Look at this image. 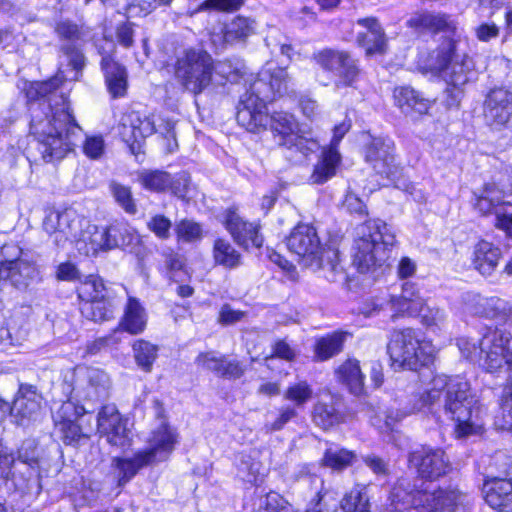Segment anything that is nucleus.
<instances>
[{
    "label": "nucleus",
    "mask_w": 512,
    "mask_h": 512,
    "mask_svg": "<svg viewBox=\"0 0 512 512\" xmlns=\"http://www.w3.org/2000/svg\"><path fill=\"white\" fill-rule=\"evenodd\" d=\"M288 81V74L284 68L272 67V64L268 63L241 98L236 120L240 126L253 133L264 130L270 123L271 129L281 136L280 144L291 153H298L305 158L319 149L318 141L299 134L292 115L277 112L269 116L267 113V102L283 96L288 90Z\"/></svg>",
    "instance_id": "f257e3e1"
},
{
    "label": "nucleus",
    "mask_w": 512,
    "mask_h": 512,
    "mask_svg": "<svg viewBox=\"0 0 512 512\" xmlns=\"http://www.w3.org/2000/svg\"><path fill=\"white\" fill-rule=\"evenodd\" d=\"M412 401L413 405L409 409H387L384 425L380 429L393 432L399 422L416 412L431 415L439 422L453 421L458 437L474 434L480 427L477 421V399L468 381L460 376H435L431 388L415 395Z\"/></svg>",
    "instance_id": "f03ea898"
},
{
    "label": "nucleus",
    "mask_w": 512,
    "mask_h": 512,
    "mask_svg": "<svg viewBox=\"0 0 512 512\" xmlns=\"http://www.w3.org/2000/svg\"><path fill=\"white\" fill-rule=\"evenodd\" d=\"M59 79L31 84L27 97L31 100L30 132L38 142L45 162L60 160L82 138V128L70 112L63 94L57 96Z\"/></svg>",
    "instance_id": "7ed1b4c3"
},
{
    "label": "nucleus",
    "mask_w": 512,
    "mask_h": 512,
    "mask_svg": "<svg viewBox=\"0 0 512 512\" xmlns=\"http://www.w3.org/2000/svg\"><path fill=\"white\" fill-rule=\"evenodd\" d=\"M461 354L477 362L486 372L505 371L506 384L500 402L503 427H512V334L500 328H487L480 339L461 337L457 340Z\"/></svg>",
    "instance_id": "20e7f679"
},
{
    "label": "nucleus",
    "mask_w": 512,
    "mask_h": 512,
    "mask_svg": "<svg viewBox=\"0 0 512 512\" xmlns=\"http://www.w3.org/2000/svg\"><path fill=\"white\" fill-rule=\"evenodd\" d=\"M391 512H465L471 497L457 489H429L400 477L389 495Z\"/></svg>",
    "instance_id": "39448f33"
},
{
    "label": "nucleus",
    "mask_w": 512,
    "mask_h": 512,
    "mask_svg": "<svg viewBox=\"0 0 512 512\" xmlns=\"http://www.w3.org/2000/svg\"><path fill=\"white\" fill-rule=\"evenodd\" d=\"M286 245L303 266L313 271H323L328 281L335 282L343 275L338 249L332 246L324 247L312 225H297L287 237Z\"/></svg>",
    "instance_id": "423d86ee"
},
{
    "label": "nucleus",
    "mask_w": 512,
    "mask_h": 512,
    "mask_svg": "<svg viewBox=\"0 0 512 512\" xmlns=\"http://www.w3.org/2000/svg\"><path fill=\"white\" fill-rule=\"evenodd\" d=\"M395 234L381 219H369L356 229L353 263L361 273L382 267L395 245Z\"/></svg>",
    "instance_id": "0eeeda50"
},
{
    "label": "nucleus",
    "mask_w": 512,
    "mask_h": 512,
    "mask_svg": "<svg viewBox=\"0 0 512 512\" xmlns=\"http://www.w3.org/2000/svg\"><path fill=\"white\" fill-rule=\"evenodd\" d=\"M177 439L176 431L162 423L152 432L148 448L137 451L132 457L113 458L112 468L118 486H124L142 468L167 460L175 448Z\"/></svg>",
    "instance_id": "6e6552de"
},
{
    "label": "nucleus",
    "mask_w": 512,
    "mask_h": 512,
    "mask_svg": "<svg viewBox=\"0 0 512 512\" xmlns=\"http://www.w3.org/2000/svg\"><path fill=\"white\" fill-rule=\"evenodd\" d=\"M391 366L394 370L417 371L432 359L433 349L429 342L419 339L411 328L395 331L387 346Z\"/></svg>",
    "instance_id": "1a4fd4ad"
},
{
    "label": "nucleus",
    "mask_w": 512,
    "mask_h": 512,
    "mask_svg": "<svg viewBox=\"0 0 512 512\" xmlns=\"http://www.w3.org/2000/svg\"><path fill=\"white\" fill-rule=\"evenodd\" d=\"M214 70L213 59L201 49H185L176 57L174 75L188 92L199 95L211 83Z\"/></svg>",
    "instance_id": "9d476101"
},
{
    "label": "nucleus",
    "mask_w": 512,
    "mask_h": 512,
    "mask_svg": "<svg viewBox=\"0 0 512 512\" xmlns=\"http://www.w3.org/2000/svg\"><path fill=\"white\" fill-rule=\"evenodd\" d=\"M423 69L426 72L439 74L449 86L456 89L462 88L475 76L472 58L466 54H456L451 43H446L440 49L433 51Z\"/></svg>",
    "instance_id": "9b49d317"
},
{
    "label": "nucleus",
    "mask_w": 512,
    "mask_h": 512,
    "mask_svg": "<svg viewBox=\"0 0 512 512\" xmlns=\"http://www.w3.org/2000/svg\"><path fill=\"white\" fill-rule=\"evenodd\" d=\"M395 145L389 138L373 137L363 149L365 162L376 175L388 183H395L400 167L395 162Z\"/></svg>",
    "instance_id": "f8f14e48"
},
{
    "label": "nucleus",
    "mask_w": 512,
    "mask_h": 512,
    "mask_svg": "<svg viewBox=\"0 0 512 512\" xmlns=\"http://www.w3.org/2000/svg\"><path fill=\"white\" fill-rule=\"evenodd\" d=\"M110 378L98 368L78 367L73 374V384L68 385L73 401L105 399L110 389Z\"/></svg>",
    "instance_id": "ddd939ff"
},
{
    "label": "nucleus",
    "mask_w": 512,
    "mask_h": 512,
    "mask_svg": "<svg viewBox=\"0 0 512 512\" xmlns=\"http://www.w3.org/2000/svg\"><path fill=\"white\" fill-rule=\"evenodd\" d=\"M505 192L495 183L484 185L480 195H476L475 208L482 215H495V227L512 237V203L505 201Z\"/></svg>",
    "instance_id": "4468645a"
},
{
    "label": "nucleus",
    "mask_w": 512,
    "mask_h": 512,
    "mask_svg": "<svg viewBox=\"0 0 512 512\" xmlns=\"http://www.w3.org/2000/svg\"><path fill=\"white\" fill-rule=\"evenodd\" d=\"M408 465L421 479L435 481L450 470V461L440 448L421 446L409 453Z\"/></svg>",
    "instance_id": "2eb2a0df"
},
{
    "label": "nucleus",
    "mask_w": 512,
    "mask_h": 512,
    "mask_svg": "<svg viewBox=\"0 0 512 512\" xmlns=\"http://www.w3.org/2000/svg\"><path fill=\"white\" fill-rule=\"evenodd\" d=\"M483 115L491 129L512 132V92L503 87L491 89L483 103Z\"/></svg>",
    "instance_id": "dca6fc26"
},
{
    "label": "nucleus",
    "mask_w": 512,
    "mask_h": 512,
    "mask_svg": "<svg viewBox=\"0 0 512 512\" xmlns=\"http://www.w3.org/2000/svg\"><path fill=\"white\" fill-rule=\"evenodd\" d=\"M463 311L467 314L506 323L512 315V304L497 296L484 297L474 292L462 295Z\"/></svg>",
    "instance_id": "f3484780"
},
{
    "label": "nucleus",
    "mask_w": 512,
    "mask_h": 512,
    "mask_svg": "<svg viewBox=\"0 0 512 512\" xmlns=\"http://www.w3.org/2000/svg\"><path fill=\"white\" fill-rule=\"evenodd\" d=\"M82 223L85 224V218L72 209L51 211L44 218L43 229L56 246L64 247L67 242L73 243Z\"/></svg>",
    "instance_id": "a211bd4d"
},
{
    "label": "nucleus",
    "mask_w": 512,
    "mask_h": 512,
    "mask_svg": "<svg viewBox=\"0 0 512 512\" xmlns=\"http://www.w3.org/2000/svg\"><path fill=\"white\" fill-rule=\"evenodd\" d=\"M315 60L322 69L338 77L337 88L352 86L359 74L356 61L344 51L325 49L315 55Z\"/></svg>",
    "instance_id": "6ab92c4d"
},
{
    "label": "nucleus",
    "mask_w": 512,
    "mask_h": 512,
    "mask_svg": "<svg viewBox=\"0 0 512 512\" xmlns=\"http://www.w3.org/2000/svg\"><path fill=\"white\" fill-rule=\"evenodd\" d=\"M55 33L61 41V58L67 62L75 71L73 79L78 78L79 71L85 65V57L79 48V43L83 38L81 29L69 20H63L56 24Z\"/></svg>",
    "instance_id": "aec40b11"
},
{
    "label": "nucleus",
    "mask_w": 512,
    "mask_h": 512,
    "mask_svg": "<svg viewBox=\"0 0 512 512\" xmlns=\"http://www.w3.org/2000/svg\"><path fill=\"white\" fill-rule=\"evenodd\" d=\"M85 413L84 406L72 399H68L60 407L55 417V432L65 444L73 445L88 436V432H85L78 423L79 418Z\"/></svg>",
    "instance_id": "412c9836"
},
{
    "label": "nucleus",
    "mask_w": 512,
    "mask_h": 512,
    "mask_svg": "<svg viewBox=\"0 0 512 512\" xmlns=\"http://www.w3.org/2000/svg\"><path fill=\"white\" fill-rule=\"evenodd\" d=\"M97 429L113 446L123 448L130 445L131 431L114 405L103 406L99 411Z\"/></svg>",
    "instance_id": "4be33fe9"
},
{
    "label": "nucleus",
    "mask_w": 512,
    "mask_h": 512,
    "mask_svg": "<svg viewBox=\"0 0 512 512\" xmlns=\"http://www.w3.org/2000/svg\"><path fill=\"white\" fill-rule=\"evenodd\" d=\"M102 42L103 45L97 43L96 47L102 55L101 68L105 74L108 90L114 98L122 97L127 89L126 69L112 58L111 53L115 50L114 41L104 37Z\"/></svg>",
    "instance_id": "5701e85b"
},
{
    "label": "nucleus",
    "mask_w": 512,
    "mask_h": 512,
    "mask_svg": "<svg viewBox=\"0 0 512 512\" xmlns=\"http://www.w3.org/2000/svg\"><path fill=\"white\" fill-rule=\"evenodd\" d=\"M154 132L155 123L152 117L136 111L125 114L119 126V134L133 154L139 152L141 143Z\"/></svg>",
    "instance_id": "b1692460"
},
{
    "label": "nucleus",
    "mask_w": 512,
    "mask_h": 512,
    "mask_svg": "<svg viewBox=\"0 0 512 512\" xmlns=\"http://www.w3.org/2000/svg\"><path fill=\"white\" fill-rule=\"evenodd\" d=\"M41 401L42 396L35 386L21 384L10 406V414L18 425L26 426L38 418Z\"/></svg>",
    "instance_id": "393cba45"
},
{
    "label": "nucleus",
    "mask_w": 512,
    "mask_h": 512,
    "mask_svg": "<svg viewBox=\"0 0 512 512\" xmlns=\"http://www.w3.org/2000/svg\"><path fill=\"white\" fill-rule=\"evenodd\" d=\"M224 225L234 241L245 249L260 248L263 237L259 233V225L245 221L234 209H228L224 214Z\"/></svg>",
    "instance_id": "a878e982"
},
{
    "label": "nucleus",
    "mask_w": 512,
    "mask_h": 512,
    "mask_svg": "<svg viewBox=\"0 0 512 512\" xmlns=\"http://www.w3.org/2000/svg\"><path fill=\"white\" fill-rule=\"evenodd\" d=\"M254 21L250 18L237 16L230 22L219 26L211 33V42L217 49H223L227 45L244 42L254 33Z\"/></svg>",
    "instance_id": "bb28decb"
},
{
    "label": "nucleus",
    "mask_w": 512,
    "mask_h": 512,
    "mask_svg": "<svg viewBox=\"0 0 512 512\" xmlns=\"http://www.w3.org/2000/svg\"><path fill=\"white\" fill-rule=\"evenodd\" d=\"M105 226H97L85 218L79 233L73 240L76 250L84 256L95 257L101 252H107Z\"/></svg>",
    "instance_id": "cd10ccee"
},
{
    "label": "nucleus",
    "mask_w": 512,
    "mask_h": 512,
    "mask_svg": "<svg viewBox=\"0 0 512 512\" xmlns=\"http://www.w3.org/2000/svg\"><path fill=\"white\" fill-rule=\"evenodd\" d=\"M39 276L36 264L29 258L8 261V264L0 266V279L8 280L11 285L19 290L26 289Z\"/></svg>",
    "instance_id": "c85d7f7f"
},
{
    "label": "nucleus",
    "mask_w": 512,
    "mask_h": 512,
    "mask_svg": "<svg viewBox=\"0 0 512 512\" xmlns=\"http://www.w3.org/2000/svg\"><path fill=\"white\" fill-rule=\"evenodd\" d=\"M485 501L500 512L512 511V481L501 478L487 480L483 486Z\"/></svg>",
    "instance_id": "c756f323"
},
{
    "label": "nucleus",
    "mask_w": 512,
    "mask_h": 512,
    "mask_svg": "<svg viewBox=\"0 0 512 512\" xmlns=\"http://www.w3.org/2000/svg\"><path fill=\"white\" fill-rule=\"evenodd\" d=\"M425 300L420 296L419 290L413 282L407 281L402 284L400 295L390 297L391 309L395 312L392 318L398 315L417 316Z\"/></svg>",
    "instance_id": "7c9ffc66"
},
{
    "label": "nucleus",
    "mask_w": 512,
    "mask_h": 512,
    "mask_svg": "<svg viewBox=\"0 0 512 512\" xmlns=\"http://www.w3.org/2000/svg\"><path fill=\"white\" fill-rule=\"evenodd\" d=\"M358 24L365 28V31L358 32V44L365 48L368 55L383 53L386 39L380 24L373 18L359 19Z\"/></svg>",
    "instance_id": "2f4dec72"
},
{
    "label": "nucleus",
    "mask_w": 512,
    "mask_h": 512,
    "mask_svg": "<svg viewBox=\"0 0 512 512\" xmlns=\"http://www.w3.org/2000/svg\"><path fill=\"white\" fill-rule=\"evenodd\" d=\"M145 308L135 297H129L124 308V314L119 323L121 329L132 335L141 334L147 325Z\"/></svg>",
    "instance_id": "473e14b6"
},
{
    "label": "nucleus",
    "mask_w": 512,
    "mask_h": 512,
    "mask_svg": "<svg viewBox=\"0 0 512 512\" xmlns=\"http://www.w3.org/2000/svg\"><path fill=\"white\" fill-rule=\"evenodd\" d=\"M29 325L21 317L11 318L6 326L0 327V351L20 347L28 339Z\"/></svg>",
    "instance_id": "72a5a7b5"
},
{
    "label": "nucleus",
    "mask_w": 512,
    "mask_h": 512,
    "mask_svg": "<svg viewBox=\"0 0 512 512\" xmlns=\"http://www.w3.org/2000/svg\"><path fill=\"white\" fill-rule=\"evenodd\" d=\"M107 251L115 248H127L138 243L139 237L132 226L126 222H115L105 226Z\"/></svg>",
    "instance_id": "f704fd0d"
},
{
    "label": "nucleus",
    "mask_w": 512,
    "mask_h": 512,
    "mask_svg": "<svg viewBox=\"0 0 512 512\" xmlns=\"http://www.w3.org/2000/svg\"><path fill=\"white\" fill-rule=\"evenodd\" d=\"M335 374L338 381L345 385L350 393L356 396L364 393L365 376L361 371L358 360H346L336 369Z\"/></svg>",
    "instance_id": "c9c22d12"
},
{
    "label": "nucleus",
    "mask_w": 512,
    "mask_h": 512,
    "mask_svg": "<svg viewBox=\"0 0 512 512\" xmlns=\"http://www.w3.org/2000/svg\"><path fill=\"white\" fill-rule=\"evenodd\" d=\"M500 257V249L483 240L474 248L473 265L482 275H491L497 267Z\"/></svg>",
    "instance_id": "e433bc0d"
},
{
    "label": "nucleus",
    "mask_w": 512,
    "mask_h": 512,
    "mask_svg": "<svg viewBox=\"0 0 512 512\" xmlns=\"http://www.w3.org/2000/svg\"><path fill=\"white\" fill-rule=\"evenodd\" d=\"M407 24L415 30L430 31L433 33L446 30H454L455 26L452 20L444 14H434L430 12H422L413 15Z\"/></svg>",
    "instance_id": "4c0bfd02"
},
{
    "label": "nucleus",
    "mask_w": 512,
    "mask_h": 512,
    "mask_svg": "<svg viewBox=\"0 0 512 512\" xmlns=\"http://www.w3.org/2000/svg\"><path fill=\"white\" fill-rule=\"evenodd\" d=\"M341 162L338 150L323 149L321 158L315 165L310 180L314 184H323L336 174V169Z\"/></svg>",
    "instance_id": "58836bf2"
},
{
    "label": "nucleus",
    "mask_w": 512,
    "mask_h": 512,
    "mask_svg": "<svg viewBox=\"0 0 512 512\" xmlns=\"http://www.w3.org/2000/svg\"><path fill=\"white\" fill-rule=\"evenodd\" d=\"M394 99L404 113L414 111L418 114H424L429 109V101L411 87L395 88Z\"/></svg>",
    "instance_id": "ea45409f"
},
{
    "label": "nucleus",
    "mask_w": 512,
    "mask_h": 512,
    "mask_svg": "<svg viewBox=\"0 0 512 512\" xmlns=\"http://www.w3.org/2000/svg\"><path fill=\"white\" fill-rule=\"evenodd\" d=\"M213 259L216 264L233 269L240 265L241 254L228 240L217 238L213 245Z\"/></svg>",
    "instance_id": "a19ab883"
},
{
    "label": "nucleus",
    "mask_w": 512,
    "mask_h": 512,
    "mask_svg": "<svg viewBox=\"0 0 512 512\" xmlns=\"http://www.w3.org/2000/svg\"><path fill=\"white\" fill-rule=\"evenodd\" d=\"M344 332H334L320 338L315 345V357L319 361H325L340 353L346 338Z\"/></svg>",
    "instance_id": "79ce46f5"
},
{
    "label": "nucleus",
    "mask_w": 512,
    "mask_h": 512,
    "mask_svg": "<svg viewBox=\"0 0 512 512\" xmlns=\"http://www.w3.org/2000/svg\"><path fill=\"white\" fill-rule=\"evenodd\" d=\"M313 420L315 424L323 429H329L342 421V415L333 398L330 402H318L313 411Z\"/></svg>",
    "instance_id": "37998d69"
},
{
    "label": "nucleus",
    "mask_w": 512,
    "mask_h": 512,
    "mask_svg": "<svg viewBox=\"0 0 512 512\" xmlns=\"http://www.w3.org/2000/svg\"><path fill=\"white\" fill-rule=\"evenodd\" d=\"M341 509L343 512H370L367 487L356 485L342 499Z\"/></svg>",
    "instance_id": "c03bdc74"
},
{
    "label": "nucleus",
    "mask_w": 512,
    "mask_h": 512,
    "mask_svg": "<svg viewBox=\"0 0 512 512\" xmlns=\"http://www.w3.org/2000/svg\"><path fill=\"white\" fill-rule=\"evenodd\" d=\"M81 313L94 322H102L113 317L114 308L110 300L102 298L81 304Z\"/></svg>",
    "instance_id": "a18cd8bd"
},
{
    "label": "nucleus",
    "mask_w": 512,
    "mask_h": 512,
    "mask_svg": "<svg viewBox=\"0 0 512 512\" xmlns=\"http://www.w3.org/2000/svg\"><path fill=\"white\" fill-rule=\"evenodd\" d=\"M78 297L82 303L106 298V290L103 280L95 275L85 277L77 288Z\"/></svg>",
    "instance_id": "49530a36"
},
{
    "label": "nucleus",
    "mask_w": 512,
    "mask_h": 512,
    "mask_svg": "<svg viewBox=\"0 0 512 512\" xmlns=\"http://www.w3.org/2000/svg\"><path fill=\"white\" fill-rule=\"evenodd\" d=\"M38 451L37 444L34 439H26L22 442L18 449L17 459L27 466V478L24 482L29 481L38 472Z\"/></svg>",
    "instance_id": "de8ad7c7"
},
{
    "label": "nucleus",
    "mask_w": 512,
    "mask_h": 512,
    "mask_svg": "<svg viewBox=\"0 0 512 512\" xmlns=\"http://www.w3.org/2000/svg\"><path fill=\"white\" fill-rule=\"evenodd\" d=\"M355 459L356 455L353 451L343 448H329L324 453L322 463L326 467L340 471L352 465Z\"/></svg>",
    "instance_id": "09e8293b"
},
{
    "label": "nucleus",
    "mask_w": 512,
    "mask_h": 512,
    "mask_svg": "<svg viewBox=\"0 0 512 512\" xmlns=\"http://www.w3.org/2000/svg\"><path fill=\"white\" fill-rule=\"evenodd\" d=\"M141 185L150 191L162 192L168 189L171 175L159 170H144L138 175Z\"/></svg>",
    "instance_id": "8fccbe9b"
},
{
    "label": "nucleus",
    "mask_w": 512,
    "mask_h": 512,
    "mask_svg": "<svg viewBox=\"0 0 512 512\" xmlns=\"http://www.w3.org/2000/svg\"><path fill=\"white\" fill-rule=\"evenodd\" d=\"M417 315L421 317L422 324L433 332L441 330L447 318L444 310L435 305H429L426 302L422 305L421 311L417 312Z\"/></svg>",
    "instance_id": "3c124183"
},
{
    "label": "nucleus",
    "mask_w": 512,
    "mask_h": 512,
    "mask_svg": "<svg viewBox=\"0 0 512 512\" xmlns=\"http://www.w3.org/2000/svg\"><path fill=\"white\" fill-rule=\"evenodd\" d=\"M133 352L138 366L146 372L150 371L157 357V347L148 341L140 339L133 344Z\"/></svg>",
    "instance_id": "603ef678"
},
{
    "label": "nucleus",
    "mask_w": 512,
    "mask_h": 512,
    "mask_svg": "<svg viewBox=\"0 0 512 512\" xmlns=\"http://www.w3.org/2000/svg\"><path fill=\"white\" fill-rule=\"evenodd\" d=\"M179 243H195L203 238L202 226L190 219H182L175 226Z\"/></svg>",
    "instance_id": "864d4df0"
},
{
    "label": "nucleus",
    "mask_w": 512,
    "mask_h": 512,
    "mask_svg": "<svg viewBox=\"0 0 512 512\" xmlns=\"http://www.w3.org/2000/svg\"><path fill=\"white\" fill-rule=\"evenodd\" d=\"M313 397V389L305 380L290 384L284 393V398L296 407L304 406Z\"/></svg>",
    "instance_id": "5fc2aeb1"
},
{
    "label": "nucleus",
    "mask_w": 512,
    "mask_h": 512,
    "mask_svg": "<svg viewBox=\"0 0 512 512\" xmlns=\"http://www.w3.org/2000/svg\"><path fill=\"white\" fill-rule=\"evenodd\" d=\"M261 463L252 455L241 453L237 460L238 475L249 483H256L260 474Z\"/></svg>",
    "instance_id": "6e6d98bb"
},
{
    "label": "nucleus",
    "mask_w": 512,
    "mask_h": 512,
    "mask_svg": "<svg viewBox=\"0 0 512 512\" xmlns=\"http://www.w3.org/2000/svg\"><path fill=\"white\" fill-rule=\"evenodd\" d=\"M146 227L158 239L167 240L171 236L172 221L163 214H153L147 220Z\"/></svg>",
    "instance_id": "4d7b16f0"
},
{
    "label": "nucleus",
    "mask_w": 512,
    "mask_h": 512,
    "mask_svg": "<svg viewBox=\"0 0 512 512\" xmlns=\"http://www.w3.org/2000/svg\"><path fill=\"white\" fill-rule=\"evenodd\" d=\"M262 512H292L294 509L280 494L268 493L260 504Z\"/></svg>",
    "instance_id": "13d9d810"
},
{
    "label": "nucleus",
    "mask_w": 512,
    "mask_h": 512,
    "mask_svg": "<svg viewBox=\"0 0 512 512\" xmlns=\"http://www.w3.org/2000/svg\"><path fill=\"white\" fill-rule=\"evenodd\" d=\"M111 191L117 203L129 214L137 211L136 204L129 187L117 183L111 185Z\"/></svg>",
    "instance_id": "bf43d9fd"
},
{
    "label": "nucleus",
    "mask_w": 512,
    "mask_h": 512,
    "mask_svg": "<svg viewBox=\"0 0 512 512\" xmlns=\"http://www.w3.org/2000/svg\"><path fill=\"white\" fill-rule=\"evenodd\" d=\"M296 350L290 346L285 340H278L272 347V354L265 358L266 366L271 368L272 362L276 359H283L288 362L296 358Z\"/></svg>",
    "instance_id": "052dcab7"
},
{
    "label": "nucleus",
    "mask_w": 512,
    "mask_h": 512,
    "mask_svg": "<svg viewBox=\"0 0 512 512\" xmlns=\"http://www.w3.org/2000/svg\"><path fill=\"white\" fill-rule=\"evenodd\" d=\"M225 360L226 359L224 357L217 356L214 352L200 354L196 359L199 366L213 371L220 376L223 371Z\"/></svg>",
    "instance_id": "680f3d73"
},
{
    "label": "nucleus",
    "mask_w": 512,
    "mask_h": 512,
    "mask_svg": "<svg viewBox=\"0 0 512 512\" xmlns=\"http://www.w3.org/2000/svg\"><path fill=\"white\" fill-rule=\"evenodd\" d=\"M105 150L102 136H87L83 143V152L90 159H99Z\"/></svg>",
    "instance_id": "e2e57ef3"
},
{
    "label": "nucleus",
    "mask_w": 512,
    "mask_h": 512,
    "mask_svg": "<svg viewBox=\"0 0 512 512\" xmlns=\"http://www.w3.org/2000/svg\"><path fill=\"white\" fill-rule=\"evenodd\" d=\"M15 462V457L8 447L0 442V480H8L10 476L15 478L12 473V466Z\"/></svg>",
    "instance_id": "0e129e2a"
},
{
    "label": "nucleus",
    "mask_w": 512,
    "mask_h": 512,
    "mask_svg": "<svg viewBox=\"0 0 512 512\" xmlns=\"http://www.w3.org/2000/svg\"><path fill=\"white\" fill-rule=\"evenodd\" d=\"M297 416L295 407L286 406L280 410L278 417L273 422L265 424L266 432L281 430L290 420Z\"/></svg>",
    "instance_id": "69168bd1"
},
{
    "label": "nucleus",
    "mask_w": 512,
    "mask_h": 512,
    "mask_svg": "<svg viewBox=\"0 0 512 512\" xmlns=\"http://www.w3.org/2000/svg\"><path fill=\"white\" fill-rule=\"evenodd\" d=\"M190 177L186 172L171 176V183L168 189L178 198L184 199L188 192Z\"/></svg>",
    "instance_id": "338daca9"
},
{
    "label": "nucleus",
    "mask_w": 512,
    "mask_h": 512,
    "mask_svg": "<svg viewBox=\"0 0 512 512\" xmlns=\"http://www.w3.org/2000/svg\"><path fill=\"white\" fill-rule=\"evenodd\" d=\"M28 255L23 250L14 244H6L1 248L0 251V266L8 264V261L14 262L18 259H26Z\"/></svg>",
    "instance_id": "774afa93"
}]
</instances>
